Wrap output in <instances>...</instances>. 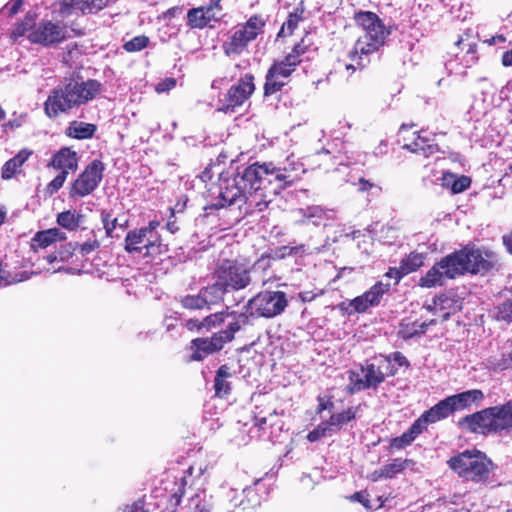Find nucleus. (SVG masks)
Returning <instances> with one entry per match:
<instances>
[{
    "label": "nucleus",
    "mask_w": 512,
    "mask_h": 512,
    "mask_svg": "<svg viewBox=\"0 0 512 512\" xmlns=\"http://www.w3.org/2000/svg\"><path fill=\"white\" fill-rule=\"evenodd\" d=\"M459 426L481 434L512 429V398L502 405L485 408L461 418Z\"/></svg>",
    "instance_id": "4"
},
{
    "label": "nucleus",
    "mask_w": 512,
    "mask_h": 512,
    "mask_svg": "<svg viewBox=\"0 0 512 512\" xmlns=\"http://www.w3.org/2000/svg\"><path fill=\"white\" fill-rule=\"evenodd\" d=\"M240 329L238 322H232L224 331L215 333L211 338H197L191 342V360L200 361L210 354L221 350L226 342L234 338V334Z\"/></svg>",
    "instance_id": "12"
},
{
    "label": "nucleus",
    "mask_w": 512,
    "mask_h": 512,
    "mask_svg": "<svg viewBox=\"0 0 512 512\" xmlns=\"http://www.w3.org/2000/svg\"><path fill=\"white\" fill-rule=\"evenodd\" d=\"M446 279V275L443 274L442 268L439 263H437L427 271L425 276L420 278L419 285L424 288H432L441 286Z\"/></svg>",
    "instance_id": "31"
},
{
    "label": "nucleus",
    "mask_w": 512,
    "mask_h": 512,
    "mask_svg": "<svg viewBox=\"0 0 512 512\" xmlns=\"http://www.w3.org/2000/svg\"><path fill=\"white\" fill-rule=\"evenodd\" d=\"M95 131L94 124L74 121L67 128V135L75 139H88L94 135Z\"/></svg>",
    "instance_id": "33"
},
{
    "label": "nucleus",
    "mask_w": 512,
    "mask_h": 512,
    "mask_svg": "<svg viewBox=\"0 0 512 512\" xmlns=\"http://www.w3.org/2000/svg\"><path fill=\"white\" fill-rule=\"evenodd\" d=\"M307 47L304 46L301 43L296 44L292 51L288 55H294L296 56V59L298 60V64L301 62L300 57L306 52Z\"/></svg>",
    "instance_id": "60"
},
{
    "label": "nucleus",
    "mask_w": 512,
    "mask_h": 512,
    "mask_svg": "<svg viewBox=\"0 0 512 512\" xmlns=\"http://www.w3.org/2000/svg\"><path fill=\"white\" fill-rule=\"evenodd\" d=\"M390 367L388 359L384 358L378 364L366 362L360 372L350 371L349 381L351 392L375 388L385 380V372Z\"/></svg>",
    "instance_id": "11"
},
{
    "label": "nucleus",
    "mask_w": 512,
    "mask_h": 512,
    "mask_svg": "<svg viewBox=\"0 0 512 512\" xmlns=\"http://www.w3.org/2000/svg\"><path fill=\"white\" fill-rule=\"evenodd\" d=\"M416 436H414L411 431L404 432L401 436L396 437L392 441V445L398 449H402L405 446L411 444Z\"/></svg>",
    "instance_id": "50"
},
{
    "label": "nucleus",
    "mask_w": 512,
    "mask_h": 512,
    "mask_svg": "<svg viewBox=\"0 0 512 512\" xmlns=\"http://www.w3.org/2000/svg\"><path fill=\"white\" fill-rule=\"evenodd\" d=\"M497 319L506 322L512 321V299L506 301L498 308Z\"/></svg>",
    "instance_id": "49"
},
{
    "label": "nucleus",
    "mask_w": 512,
    "mask_h": 512,
    "mask_svg": "<svg viewBox=\"0 0 512 512\" xmlns=\"http://www.w3.org/2000/svg\"><path fill=\"white\" fill-rule=\"evenodd\" d=\"M255 426L260 430L265 432L268 427L274 428L277 427L279 431L282 430L283 423L280 420V417L276 411H273L268 416H255L254 419Z\"/></svg>",
    "instance_id": "40"
},
{
    "label": "nucleus",
    "mask_w": 512,
    "mask_h": 512,
    "mask_svg": "<svg viewBox=\"0 0 512 512\" xmlns=\"http://www.w3.org/2000/svg\"><path fill=\"white\" fill-rule=\"evenodd\" d=\"M349 499L361 503L366 508H370L368 494L365 491L356 492Z\"/></svg>",
    "instance_id": "57"
},
{
    "label": "nucleus",
    "mask_w": 512,
    "mask_h": 512,
    "mask_svg": "<svg viewBox=\"0 0 512 512\" xmlns=\"http://www.w3.org/2000/svg\"><path fill=\"white\" fill-rule=\"evenodd\" d=\"M32 155L29 149L20 150L13 158L4 163L1 169V177L4 180H10L22 172L23 164Z\"/></svg>",
    "instance_id": "20"
},
{
    "label": "nucleus",
    "mask_w": 512,
    "mask_h": 512,
    "mask_svg": "<svg viewBox=\"0 0 512 512\" xmlns=\"http://www.w3.org/2000/svg\"><path fill=\"white\" fill-rule=\"evenodd\" d=\"M211 9L194 8L188 11L187 18L188 24L192 28L202 29L209 24L212 19Z\"/></svg>",
    "instance_id": "30"
},
{
    "label": "nucleus",
    "mask_w": 512,
    "mask_h": 512,
    "mask_svg": "<svg viewBox=\"0 0 512 512\" xmlns=\"http://www.w3.org/2000/svg\"><path fill=\"white\" fill-rule=\"evenodd\" d=\"M332 435V432L326 422L320 423L314 430L310 431L307 435V439L310 442H315L325 436Z\"/></svg>",
    "instance_id": "46"
},
{
    "label": "nucleus",
    "mask_w": 512,
    "mask_h": 512,
    "mask_svg": "<svg viewBox=\"0 0 512 512\" xmlns=\"http://www.w3.org/2000/svg\"><path fill=\"white\" fill-rule=\"evenodd\" d=\"M286 166H275L273 163H254L245 169V179L252 181L256 193H264L266 184H276L274 193L293 183L292 176L287 173Z\"/></svg>",
    "instance_id": "7"
},
{
    "label": "nucleus",
    "mask_w": 512,
    "mask_h": 512,
    "mask_svg": "<svg viewBox=\"0 0 512 512\" xmlns=\"http://www.w3.org/2000/svg\"><path fill=\"white\" fill-rule=\"evenodd\" d=\"M485 366L493 371H503L512 368V351L490 356L486 359Z\"/></svg>",
    "instance_id": "35"
},
{
    "label": "nucleus",
    "mask_w": 512,
    "mask_h": 512,
    "mask_svg": "<svg viewBox=\"0 0 512 512\" xmlns=\"http://www.w3.org/2000/svg\"><path fill=\"white\" fill-rule=\"evenodd\" d=\"M287 304L284 292L265 290L248 301L247 311L251 316L272 318L281 314Z\"/></svg>",
    "instance_id": "10"
},
{
    "label": "nucleus",
    "mask_w": 512,
    "mask_h": 512,
    "mask_svg": "<svg viewBox=\"0 0 512 512\" xmlns=\"http://www.w3.org/2000/svg\"><path fill=\"white\" fill-rule=\"evenodd\" d=\"M303 11L296 9L294 12L290 13L287 20L283 23L278 36H288L293 33L295 28L298 26L299 22L302 20Z\"/></svg>",
    "instance_id": "42"
},
{
    "label": "nucleus",
    "mask_w": 512,
    "mask_h": 512,
    "mask_svg": "<svg viewBox=\"0 0 512 512\" xmlns=\"http://www.w3.org/2000/svg\"><path fill=\"white\" fill-rule=\"evenodd\" d=\"M219 189L218 201L214 204L216 208L246 204L251 209L262 211L270 202L265 193H256L252 181L245 179V171L242 175L222 179Z\"/></svg>",
    "instance_id": "3"
},
{
    "label": "nucleus",
    "mask_w": 512,
    "mask_h": 512,
    "mask_svg": "<svg viewBox=\"0 0 512 512\" xmlns=\"http://www.w3.org/2000/svg\"><path fill=\"white\" fill-rule=\"evenodd\" d=\"M264 25L265 21L259 16H252L244 24L237 25L222 45L224 53L228 56L241 54L262 32Z\"/></svg>",
    "instance_id": "9"
},
{
    "label": "nucleus",
    "mask_w": 512,
    "mask_h": 512,
    "mask_svg": "<svg viewBox=\"0 0 512 512\" xmlns=\"http://www.w3.org/2000/svg\"><path fill=\"white\" fill-rule=\"evenodd\" d=\"M406 461L394 459L392 462L384 465L379 470L374 471L370 475L372 481H378L382 478H392L405 469Z\"/></svg>",
    "instance_id": "29"
},
{
    "label": "nucleus",
    "mask_w": 512,
    "mask_h": 512,
    "mask_svg": "<svg viewBox=\"0 0 512 512\" xmlns=\"http://www.w3.org/2000/svg\"><path fill=\"white\" fill-rule=\"evenodd\" d=\"M403 148L425 157H428L438 151V146L433 143L431 139L419 134L411 143L404 144Z\"/></svg>",
    "instance_id": "24"
},
{
    "label": "nucleus",
    "mask_w": 512,
    "mask_h": 512,
    "mask_svg": "<svg viewBox=\"0 0 512 512\" xmlns=\"http://www.w3.org/2000/svg\"><path fill=\"white\" fill-rule=\"evenodd\" d=\"M254 90V77L251 74H246L228 90L222 101L221 110L224 112L234 111L236 107L243 105L250 98Z\"/></svg>",
    "instance_id": "16"
},
{
    "label": "nucleus",
    "mask_w": 512,
    "mask_h": 512,
    "mask_svg": "<svg viewBox=\"0 0 512 512\" xmlns=\"http://www.w3.org/2000/svg\"><path fill=\"white\" fill-rule=\"evenodd\" d=\"M29 277L30 274L26 271L19 273H12L10 271H6L2 264L0 263V287L22 282L24 280L29 279Z\"/></svg>",
    "instance_id": "41"
},
{
    "label": "nucleus",
    "mask_w": 512,
    "mask_h": 512,
    "mask_svg": "<svg viewBox=\"0 0 512 512\" xmlns=\"http://www.w3.org/2000/svg\"><path fill=\"white\" fill-rule=\"evenodd\" d=\"M229 376L230 374L226 366H221L218 369L214 380V388L217 396L224 397L229 393L230 385L229 382L227 381V378Z\"/></svg>",
    "instance_id": "39"
},
{
    "label": "nucleus",
    "mask_w": 512,
    "mask_h": 512,
    "mask_svg": "<svg viewBox=\"0 0 512 512\" xmlns=\"http://www.w3.org/2000/svg\"><path fill=\"white\" fill-rule=\"evenodd\" d=\"M430 423L428 422L427 418L425 417L424 413L411 425L409 431L414 436H418L421 434L424 430H426L427 426Z\"/></svg>",
    "instance_id": "51"
},
{
    "label": "nucleus",
    "mask_w": 512,
    "mask_h": 512,
    "mask_svg": "<svg viewBox=\"0 0 512 512\" xmlns=\"http://www.w3.org/2000/svg\"><path fill=\"white\" fill-rule=\"evenodd\" d=\"M181 303L187 309H203L204 307H206V304L200 291L197 295L185 296L182 299Z\"/></svg>",
    "instance_id": "45"
},
{
    "label": "nucleus",
    "mask_w": 512,
    "mask_h": 512,
    "mask_svg": "<svg viewBox=\"0 0 512 512\" xmlns=\"http://www.w3.org/2000/svg\"><path fill=\"white\" fill-rule=\"evenodd\" d=\"M503 243L507 250L509 251V253L512 254V232L508 235L503 236Z\"/></svg>",
    "instance_id": "64"
},
{
    "label": "nucleus",
    "mask_w": 512,
    "mask_h": 512,
    "mask_svg": "<svg viewBox=\"0 0 512 512\" xmlns=\"http://www.w3.org/2000/svg\"><path fill=\"white\" fill-rule=\"evenodd\" d=\"M200 292L203 296L206 306H210L221 302L225 293L228 291L222 284H220V281L217 279L214 284L201 289Z\"/></svg>",
    "instance_id": "28"
},
{
    "label": "nucleus",
    "mask_w": 512,
    "mask_h": 512,
    "mask_svg": "<svg viewBox=\"0 0 512 512\" xmlns=\"http://www.w3.org/2000/svg\"><path fill=\"white\" fill-rule=\"evenodd\" d=\"M362 56L361 53H358L354 58L351 56V52L349 53V57L352 61L356 62V64H345V70L348 75L354 73L358 68H362Z\"/></svg>",
    "instance_id": "56"
},
{
    "label": "nucleus",
    "mask_w": 512,
    "mask_h": 512,
    "mask_svg": "<svg viewBox=\"0 0 512 512\" xmlns=\"http://www.w3.org/2000/svg\"><path fill=\"white\" fill-rule=\"evenodd\" d=\"M51 166L61 172H67L68 175L69 171H76L78 168L77 153L70 148H62L53 156Z\"/></svg>",
    "instance_id": "21"
},
{
    "label": "nucleus",
    "mask_w": 512,
    "mask_h": 512,
    "mask_svg": "<svg viewBox=\"0 0 512 512\" xmlns=\"http://www.w3.org/2000/svg\"><path fill=\"white\" fill-rule=\"evenodd\" d=\"M176 86V80L174 78H166L155 86V91L158 94L169 92Z\"/></svg>",
    "instance_id": "55"
},
{
    "label": "nucleus",
    "mask_w": 512,
    "mask_h": 512,
    "mask_svg": "<svg viewBox=\"0 0 512 512\" xmlns=\"http://www.w3.org/2000/svg\"><path fill=\"white\" fill-rule=\"evenodd\" d=\"M297 65L298 60L294 55H287L283 60L274 63L266 76L265 95H271L279 91L286 84V79L292 74Z\"/></svg>",
    "instance_id": "15"
},
{
    "label": "nucleus",
    "mask_w": 512,
    "mask_h": 512,
    "mask_svg": "<svg viewBox=\"0 0 512 512\" xmlns=\"http://www.w3.org/2000/svg\"><path fill=\"white\" fill-rule=\"evenodd\" d=\"M438 263L447 279L455 278L457 275L466 272L462 251L448 255Z\"/></svg>",
    "instance_id": "22"
},
{
    "label": "nucleus",
    "mask_w": 512,
    "mask_h": 512,
    "mask_svg": "<svg viewBox=\"0 0 512 512\" xmlns=\"http://www.w3.org/2000/svg\"><path fill=\"white\" fill-rule=\"evenodd\" d=\"M452 409L448 403L447 398L441 400L436 405L431 407L429 410L424 412L425 417L427 418L430 424L436 423L442 419L447 418L450 414H452Z\"/></svg>",
    "instance_id": "32"
},
{
    "label": "nucleus",
    "mask_w": 512,
    "mask_h": 512,
    "mask_svg": "<svg viewBox=\"0 0 512 512\" xmlns=\"http://www.w3.org/2000/svg\"><path fill=\"white\" fill-rule=\"evenodd\" d=\"M160 222L152 220L147 226L134 229L125 237V250L129 253H140L145 250V256H157L167 251V245L156 232Z\"/></svg>",
    "instance_id": "8"
},
{
    "label": "nucleus",
    "mask_w": 512,
    "mask_h": 512,
    "mask_svg": "<svg viewBox=\"0 0 512 512\" xmlns=\"http://www.w3.org/2000/svg\"><path fill=\"white\" fill-rule=\"evenodd\" d=\"M386 276L391 279H395L396 281H399L404 274H402V269L399 266V268H390L388 272L386 273Z\"/></svg>",
    "instance_id": "61"
},
{
    "label": "nucleus",
    "mask_w": 512,
    "mask_h": 512,
    "mask_svg": "<svg viewBox=\"0 0 512 512\" xmlns=\"http://www.w3.org/2000/svg\"><path fill=\"white\" fill-rule=\"evenodd\" d=\"M305 221H312L315 225H326L327 220L335 218L334 210H324L319 206H311L301 210Z\"/></svg>",
    "instance_id": "26"
},
{
    "label": "nucleus",
    "mask_w": 512,
    "mask_h": 512,
    "mask_svg": "<svg viewBox=\"0 0 512 512\" xmlns=\"http://www.w3.org/2000/svg\"><path fill=\"white\" fill-rule=\"evenodd\" d=\"M424 307L434 314L442 313L443 320H447L450 315L456 313L461 308L457 300L447 295L435 297L432 304H427Z\"/></svg>",
    "instance_id": "19"
},
{
    "label": "nucleus",
    "mask_w": 512,
    "mask_h": 512,
    "mask_svg": "<svg viewBox=\"0 0 512 512\" xmlns=\"http://www.w3.org/2000/svg\"><path fill=\"white\" fill-rule=\"evenodd\" d=\"M226 315L227 314L224 311L211 314V315L205 317L201 321V325L204 328H208V329L211 327H215V326L221 324L222 322H224Z\"/></svg>",
    "instance_id": "47"
},
{
    "label": "nucleus",
    "mask_w": 512,
    "mask_h": 512,
    "mask_svg": "<svg viewBox=\"0 0 512 512\" xmlns=\"http://www.w3.org/2000/svg\"><path fill=\"white\" fill-rule=\"evenodd\" d=\"M67 178V172L59 173L49 184L48 190L50 193L57 192L64 184Z\"/></svg>",
    "instance_id": "54"
},
{
    "label": "nucleus",
    "mask_w": 512,
    "mask_h": 512,
    "mask_svg": "<svg viewBox=\"0 0 512 512\" xmlns=\"http://www.w3.org/2000/svg\"><path fill=\"white\" fill-rule=\"evenodd\" d=\"M425 256L422 253L412 252L400 263L402 274L407 275L416 271L424 264Z\"/></svg>",
    "instance_id": "38"
},
{
    "label": "nucleus",
    "mask_w": 512,
    "mask_h": 512,
    "mask_svg": "<svg viewBox=\"0 0 512 512\" xmlns=\"http://www.w3.org/2000/svg\"><path fill=\"white\" fill-rule=\"evenodd\" d=\"M356 25L361 28L362 35L356 41L351 56L354 58L358 53L370 55L384 45L390 30L377 14L371 11H360L355 14Z\"/></svg>",
    "instance_id": "5"
},
{
    "label": "nucleus",
    "mask_w": 512,
    "mask_h": 512,
    "mask_svg": "<svg viewBox=\"0 0 512 512\" xmlns=\"http://www.w3.org/2000/svg\"><path fill=\"white\" fill-rule=\"evenodd\" d=\"M99 11L93 0H69L61 3V13L70 15L73 12L89 14Z\"/></svg>",
    "instance_id": "25"
},
{
    "label": "nucleus",
    "mask_w": 512,
    "mask_h": 512,
    "mask_svg": "<svg viewBox=\"0 0 512 512\" xmlns=\"http://www.w3.org/2000/svg\"><path fill=\"white\" fill-rule=\"evenodd\" d=\"M216 278L227 291H238L251 283L250 270L242 263L224 260L216 271Z\"/></svg>",
    "instance_id": "13"
},
{
    "label": "nucleus",
    "mask_w": 512,
    "mask_h": 512,
    "mask_svg": "<svg viewBox=\"0 0 512 512\" xmlns=\"http://www.w3.org/2000/svg\"><path fill=\"white\" fill-rule=\"evenodd\" d=\"M358 408L350 407L342 412L331 415L329 420L325 421L332 434L339 431L344 425L356 418Z\"/></svg>",
    "instance_id": "27"
},
{
    "label": "nucleus",
    "mask_w": 512,
    "mask_h": 512,
    "mask_svg": "<svg viewBox=\"0 0 512 512\" xmlns=\"http://www.w3.org/2000/svg\"><path fill=\"white\" fill-rule=\"evenodd\" d=\"M23 36H26L32 44L53 47L64 42L71 35L68 26L62 22L43 19L36 23L34 16L27 14L11 31V38L14 41Z\"/></svg>",
    "instance_id": "2"
},
{
    "label": "nucleus",
    "mask_w": 512,
    "mask_h": 512,
    "mask_svg": "<svg viewBox=\"0 0 512 512\" xmlns=\"http://www.w3.org/2000/svg\"><path fill=\"white\" fill-rule=\"evenodd\" d=\"M57 224L61 227L69 230L74 231L76 230L80 224L83 221V215L80 213H77L74 210H67L59 213L57 215Z\"/></svg>",
    "instance_id": "34"
},
{
    "label": "nucleus",
    "mask_w": 512,
    "mask_h": 512,
    "mask_svg": "<svg viewBox=\"0 0 512 512\" xmlns=\"http://www.w3.org/2000/svg\"><path fill=\"white\" fill-rule=\"evenodd\" d=\"M288 168L287 173L291 175V172H295L298 170H303L302 164L295 161L292 156H289L287 158V165H285Z\"/></svg>",
    "instance_id": "59"
},
{
    "label": "nucleus",
    "mask_w": 512,
    "mask_h": 512,
    "mask_svg": "<svg viewBox=\"0 0 512 512\" xmlns=\"http://www.w3.org/2000/svg\"><path fill=\"white\" fill-rule=\"evenodd\" d=\"M104 165L99 160L92 161L73 182L69 192L70 198L84 197L91 194L102 180Z\"/></svg>",
    "instance_id": "14"
},
{
    "label": "nucleus",
    "mask_w": 512,
    "mask_h": 512,
    "mask_svg": "<svg viewBox=\"0 0 512 512\" xmlns=\"http://www.w3.org/2000/svg\"><path fill=\"white\" fill-rule=\"evenodd\" d=\"M502 64L504 66H512V49L503 53Z\"/></svg>",
    "instance_id": "63"
},
{
    "label": "nucleus",
    "mask_w": 512,
    "mask_h": 512,
    "mask_svg": "<svg viewBox=\"0 0 512 512\" xmlns=\"http://www.w3.org/2000/svg\"><path fill=\"white\" fill-rule=\"evenodd\" d=\"M149 44V38L144 35L135 36L124 44V49L128 52L141 51Z\"/></svg>",
    "instance_id": "44"
},
{
    "label": "nucleus",
    "mask_w": 512,
    "mask_h": 512,
    "mask_svg": "<svg viewBox=\"0 0 512 512\" xmlns=\"http://www.w3.org/2000/svg\"><path fill=\"white\" fill-rule=\"evenodd\" d=\"M449 467L462 479L484 483L489 479L493 463L476 449L466 450L448 461Z\"/></svg>",
    "instance_id": "6"
},
{
    "label": "nucleus",
    "mask_w": 512,
    "mask_h": 512,
    "mask_svg": "<svg viewBox=\"0 0 512 512\" xmlns=\"http://www.w3.org/2000/svg\"><path fill=\"white\" fill-rule=\"evenodd\" d=\"M483 399L484 393L480 389H471L447 397L452 412L469 409L473 405H479Z\"/></svg>",
    "instance_id": "18"
},
{
    "label": "nucleus",
    "mask_w": 512,
    "mask_h": 512,
    "mask_svg": "<svg viewBox=\"0 0 512 512\" xmlns=\"http://www.w3.org/2000/svg\"><path fill=\"white\" fill-rule=\"evenodd\" d=\"M393 359L398 363L399 366L408 365L406 357L403 356L400 352H395L393 354Z\"/></svg>",
    "instance_id": "62"
},
{
    "label": "nucleus",
    "mask_w": 512,
    "mask_h": 512,
    "mask_svg": "<svg viewBox=\"0 0 512 512\" xmlns=\"http://www.w3.org/2000/svg\"><path fill=\"white\" fill-rule=\"evenodd\" d=\"M189 505L192 512H210L209 504L200 495L192 497Z\"/></svg>",
    "instance_id": "48"
},
{
    "label": "nucleus",
    "mask_w": 512,
    "mask_h": 512,
    "mask_svg": "<svg viewBox=\"0 0 512 512\" xmlns=\"http://www.w3.org/2000/svg\"><path fill=\"white\" fill-rule=\"evenodd\" d=\"M470 179L466 176H456L452 193L457 194L465 191L470 186Z\"/></svg>",
    "instance_id": "53"
},
{
    "label": "nucleus",
    "mask_w": 512,
    "mask_h": 512,
    "mask_svg": "<svg viewBox=\"0 0 512 512\" xmlns=\"http://www.w3.org/2000/svg\"><path fill=\"white\" fill-rule=\"evenodd\" d=\"M66 239V234L59 228H50L47 230L39 231L32 238V248H46L56 241Z\"/></svg>",
    "instance_id": "23"
},
{
    "label": "nucleus",
    "mask_w": 512,
    "mask_h": 512,
    "mask_svg": "<svg viewBox=\"0 0 512 512\" xmlns=\"http://www.w3.org/2000/svg\"><path fill=\"white\" fill-rule=\"evenodd\" d=\"M390 289L389 284L377 282L368 291L364 293L365 297L369 300V304L376 306L380 303L382 296Z\"/></svg>",
    "instance_id": "43"
},
{
    "label": "nucleus",
    "mask_w": 512,
    "mask_h": 512,
    "mask_svg": "<svg viewBox=\"0 0 512 512\" xmlns=\"http://www.w3.org/2000/svg\"><path fill=\"white\" fill-rule=\"evenodd\" d=\"M102 91V84L95 79L71 78L55 87L44 103L49 118L79 107L95 99Z\"/></svg>",
    "instance_id": "1"
},
{
    "label": "nucleus",
    "mask_w": 512,
    "mask_h": 512,
    "mask_svg": "<svg viewBox=\"0 0 512 512\" xmlns=\"http://www.w3.org/2000/svg\"><path fill=\"white\" fill-rule=\"evenodd\" d=\"M340 307L347 314L351 315L353 313H363L372 307V305L369 304V300L365 297L364 294H362L361 296L355 297L349 302H342Z\"/></svg>",
    "instance_id": "37"
},
{
    "label": "nucleus",
    "mask_w": 512,
    "mask_h": 512,
    "mask_svg": "<svg viewBox=\"0 0 512 512\" xmlns=\"http://www.w3.org/2000/svg\"><path fill=\"white\" fill-rule=\"evenodd\" d=\"M455 177H456V175L453 173H450V172L444 173L441 178L442 186L449 188L452 191L453 186H454Z\"/></svg>",
    "instance_id": "58"
},
{
    "label": "nucleus",
    "mask_w": 512,
    "mask_h": 512,
    "mask_svg": "<svg viewBox=\"0 0 512 512\" xmlns=\"http://www.w3.org/2000/svg\"><path fill=\"white\" fill-rule=\"evenodd\" d=\"M436 323L435 320H430L429 322H412V323H403L401 324V328L399 330V334L405 338H412L414 336H418L424 334L430 325H434Z\"/></svg>",
    "instance_id": "36"
},
{
    "label": "nucleus",
    "mask_w": 512,
    "mask_h": 512,
    "mask_svg": "<svg viewBox=\"0 0 512 512\" xmlns=\"http://www.w3.org/2000/svg\"><path fill=\"white\" fill-rule=\"evenodd\" d=\"M464 258L466 272L478 273L491 269L498 261L497 255L487 249L461 250Z\"/></svg>",
    "instance_id": "17"
},
{
    "label": "nucleus",
    "mask_w": 512,
    "mask_h": 512,
    "mask_svg": "<svg viewBox=\"0 0 512 512\" xmlns=\"http://www.w3.org/2000/svg\"><path fill=\"white\" fill-rule=\"evenodd\" d=\"M99 246L100 243L96 238H90L79 246V252L82 256H85L98 249Z\"/></svg>",
    "instance_id": "52"
}]
</instances>
